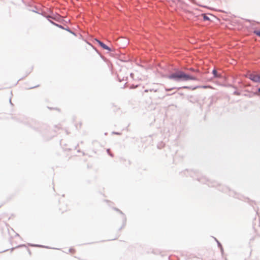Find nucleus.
Wrapping results in <instances>:
<instances>
[{"label": "nucleus", "instance_id": "6e6552de", "mask_svg": "<svg viewBox=\"0 0 260 260\" xmlns=\"http://www.w3.org/2000/svg\"><path fill=\"white\" fill-rule=\"evenodd\" d=\"M258 75H259V82H260V74H259Z\"/></svg>", "mask_w": 260, "mask_h": 260}, {"label": "nucleus", "instance_id": "20e7f679", "mask_svg": "<svg viewBox=\"0 0 260 260\" xmlns=\"http://www.w3.org/2000/svg\"><path fill=\"white\" fill-rule=\"evenodd\" d=\"M254 33L256 34L257 36L260 37V30H255Z\"/></svg>", "mask_w": 260, "mask_h": 260}, {"label": "nucleus", "instance_id": "f03ea898", "mask_svg": "<svg viewBox=\"0 0 260 260\" xmlns=\"http://www.w3.org/2000/svg\"><path fill=\"white\" fill-rule=\"evenodd\" d=\"M95 41L98 43V44L102 47L104 49L108 50L109 52L112 51V50L108 46H107L106 44L102 42L101 41L95 39Z\"/></svg>", "mask_w": 260, "mask_h": 260}, {"label": "nucleus", "instance_id": "1a4fd4ad", "mask_svg": "<svg viewBox=\"0 0 260 260\" xmlns=\"http://www.w3.org/2000/svg\"><path fill=\"white\" fill-rule=\"evenodd\" d=\"M258 92H260V88L258 89Z\"/></svg>", "mask_w": 260, "mask_h": 260}, {"label": "nucleus", "instance_id": "423d86ee", "mask_svg": "<svg viewBox=\"0 0 260 260\" xmlns=\"http://www.w3.org/2000/svg\"><path fill=\"white\" fill-rule=\"evenodd\" d=\"M213 73L214 74V75L216 76V73H217L216 71V70H213Z\"/></svg>", "mask_w": 260, "mask_h": 260}, {"label": "nucleus", "instance_id": "0eeeda50", "mask_svg": "<svg viewBox=\"0 0 260 260\" xmlns=\"http://www.w3.org/2000/svg\"><path fill=\"white\" fill-rule=\"evenodd\" d=\"M135 64H137V65H139L140 62L137 61V60L135 61V62H134Z\"/></svg>", "mask_w": 260, "mask_h": 260}, {"label": "nucleus", "instance_id": "7ed1b4c3", "mask_svg": "<svg viewBox=\"0 0 260 260\" xmlns=\"http://www.w3.org/2000/svg\"><path fill=\"white\" fill-rule=\"evenodd\" d=\"M251 79L255 82H259V75H253L251 77Z\"/></svg>", "mask_w": 260, "mask_h": 260}, {"label": "nucleus", "instance_id": "39448f33", "mask_svg": "<svg viewBox=\"0 0 260 260\" xmlns=\"http://www.w3.org/2000/svg\"><path fill=\"white\" fill-rule=\"evenodd\" d=\"M203 18L204 20H209V18L205 14L203 15Z\"/></svg>", "mask_w": 260, "mask_h": 260}, {"label": "nucleus", "instance_id": "f257e3e1", "mask_svg": "<svg viewBox=\"0 0 260 260\" xmlns=\"http://www.w3.org/2000/svg\"><path fill=\"white\" fill-rule=\"evenodd\" d=\"M169 78L171 79L183 80L184 81L194 80L196 79L194 77L190 76L181 71H178L171 74L169 76Z\"/></svg>", "mask_w": 260, "mask_h": 260}]
</instances>
